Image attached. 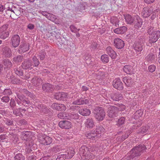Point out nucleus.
<instances>
[{
	"mask_svg": "<svg viewBox=\"0 0 160 160\" xmlns=\"http://www.w3.org/2000/svg\"><path fill=\"white\" fill-rule=\"evenodd\" d=\"M149 34V41L150 43L156 42L160 37V31L158 30L154 31L153 28H151L148 30Z\"/></svg>",
	"mask_w": 160,
	"mask_h": 160,
	"instance_id": "obj_1",
	"label": "nucleus"
},
{
	"mask_svg": "<svg viewBox=\"0 0 160 160\" xmlns=\"http://www.w3.org/2000/svg\"><path fill=\"white\" fill-rule=\"evenodd\" d=\"M93 113L95 118L98 121H102L105 118V113L102 108H96L94 110Z\"/></svg>",
	"mask_w": 160,
	"mask_h": 160,
	"instance_id": "obj_2",
	"label": "nucleus"
},
{
	"mask_svg": "<svg viewBox=\"0 0 160 160\" xmlns=\"http://www.w3.org/2000/svg\"><path fill=\"white\" fill-rule=\"evenodd\" d=\"M80 151L83 156V159L89 160L94 159L95 158V156L88 151V148L85 146L82 147L80 149Z\"/></svg>",
	"mask_w": 160,
	"mask_h": 160,
	"instance_id": "obj_3",
	"label": "nucleus"
},
{
	"mask_svg": "<svg viewBox=\"0 0 160 160\" xmlns=\"http://www.w3.org/2000/svg\"><path fill=\"white\" fill-rule=\"evenodd\" d=\"M118 112L117 108L116 107L112 106L108 108V115L110 118H114L117 117Z\"/></svg>",
	"mask_w": 160,
	"mask_h": 160,
	"instance_id": "obj_4",
	"label": "nucleus"
},
{
	"mask_svg": "<svg viewBox=\"0 0 160 160\" xmlns=\"http://www.w3.org/2000/svg\"><path fill=\"white\" fill-rule=\"evenodd\" d=\"M146 147L142 145H139L137 147H135L133 148L131 151L132 155L135 156V157L139 155L140 152L144 150H145Z\"/></svg>",
	"mask_w": 160,
	"mask_h": 160,
	"instance_id": "obj_5",
	"label": "nucleus"
},
{
	"mask_svg": "<svg viewBox=\"0 0 160 160\" xmlns=\"http://www.w3.org/2000/svg\"><path fill=\"white\" fill-rule=\"evenodd\" d=\"M59 125L61 128L68 129L71 128L72 127L71 122L66 120L61 121L59 123Z\"/></svg>",
	"mask_w": 160,
	"mask_h": 160,
	"instance_id": "obj_6",
	"label": "nucleus"
},
{
	"mask_svg": "<svg viewBox=\"0 0 160 160\" xmlns=\"http://www.w3.org/2000/svg\"><path fill=\"white\" fill-rule=\"evenodd\" d=\"M152 13V9L148 7L144 8L141 13V15L144 18L149 17Z\"/></svg>",
	"mask_w": 160,
	"mask_h": 160,
	"instance_id": "obj_7",
	"label": "nucleus"
},
{
	"mask_svg": "<svg viewBox=\"0 0 160 160\" xmlns=\"http://www.w3.org/2000/svg\"><path fill=\"white\" fill-rule=\"evenodd\" d=\"M39 142L42 144L48 145L52 143V138L48 136L44 135L39 139Z\"/></svg>",
	"mask_w": 160,
	"mask_h": 160,
	"instance_id": "obj_8",
	"label": "nucleus"
},
{
	"mask_svg": "<svg viewBox=\"0 0 160 160\" xmlns=\"http://www.w3.org/2000/svg\"><path fill=\"white\" fill-rule=\"evenodd\" d=\"M112 85L114 88L118 90H121L123 89V84L120 79H115L113 81Z\"/></svg>",
	"mask_w": 160,
	"mask_h": 160,
	"instance_id": "obj_9",
	"label": "nucleus"
},
{
	"mask_svg": "<svg viewBox=\"0 0 160 160\" xmlns=\"http://www.w3.org/2000/svg\"><path fill=\"white\" fill-rule=\"evenodd\" d=\"M114 46L116 48L121 49L124 46L125 43L124 41L119 38H116L114 40Z\"/></svg>",
	"mask_w": 160,
	"mask_h": 160,
	"instance_id": "obj_10",
	"label": "nucleus"
},
{
	"mask_svg": "<svg viewBox=\"0 0 160 160\" xmlns=\"http://www.w3.org/2000/svg\"><path fill=\"white\" fill-rule=\"evenodd\" d=\"M6 27L5 26H3L0 28V38L1 39H4L7 38L9 36V33L6 30Z\"/></svg>",
	"mask_w": 160,
	"mask_h": 160,
	"instance_id": "obj_11",
	"label": "nucleus"
},
{
	"mask_svg": "<svg viewBox=\"0 0 160 160\" xmlns=\"http://www.w3.org/2000/svg\"><path fill=\"white\" fill-rule=\"evenodd\" d=\"M100 133L99 131H96L95 133L90 132L87 133L86 134V137L88 138L95 140L100 136Z\"/></svg>",
	"mask_w": 160,
	"mask_h": 160,
	"instance_id": "obj_12",
	"label": "nucleus"
},
{
	"mask_svg": "<svg viewBox=\"0 0 160 160\" xmlns=\"http://www.w3.org/2000/svg\"><path fill=\"white\" fill-rule=\"evenodd\" d=\"M20 38L18 35H14L12 39V43L13 46L16 47L19 45L20 42Z\"/></svg>",
	"mask_w": 160,
	"mask_h": 160,
	"instance_id": "obj_13",
	"label": "nucleus"
},
{
	"mask_svg": "<svg viewBox=\"0 0 160 160\" xmlns=\"http://www.w3.org/2000/svg\"><path fill=\"white\" fill-rule=\"evenodd\" d=\"M106 52L112 58L115 59L116 58L117 54L111 47H108L106 48Z\"/></svg>",
	"mask_w": 160,
	"mask_h": 160,
	"instance_id": "obj_14",
	"label": "nucleus"
},
{
	"mask_svg": "<svg viewBox=\"0 0 160 160\" xmlns=\"http://www.w3.org/2000/svg\"><path fill=\"white\" fill-rule=\"evenodd\" d=\"M29 49V44L27 43H24L21 44L18 50L20 53L25 52L28 50Z\"/></svg>",
	"mask_w": 160,
	"mask_h": 160,
	"instance_id": "obj_15",
	"label": "nucleus"
},
{
	"mask_svg": "<svg viewBox=\"0 0 160 160\" xmlns=\"http://www.w3.org/2000/svg\"><path fill=\"white\" fill-rule=\"evenodd\" d=\"M85 124L86 127L88 129L92 128L95 126L94 122L92 118L87 119L85 122Z\"/></svg>",
	"mask_w": 160,
	"mask_h": 160,
	"instance_id": "obj_16",
	"label": "nucleus"
},
{
	"mask_svg": "<svg viewBox=\"0 0 160 160\" xmlns=\"http://www.w3.org/2000/svg\"><path fill=\"white\" fill-rule=\"evenodd\" d=\"M127 28L125 26H123L119 28H117L113 30L115 33L117 34H122L126 32Z\"/></svg>",
	"mask_w": 160,
	"mask_h": 160,
	"instance_id": "obj_17",
	"label": "nucleus"
},
{
	"mask_svg": "<svg viewBox=\"0 0 160 160\" xmlns=\"http://www.w3.org/2000/svg\"><path fill=\"white\" fill-rule=\"evenodd\" d=\"M65 155L67 159H70L75 154V151L73 149H70L65 151Z\"/></svg>",
	"mask_w": 160,
	"mask_h": 160,
	"instance_id": "obj_18",
	"label": "nucleus"
},
{
	"mask_svg": "<svg viewBox=\"0 0 160 160\" xmlns=\"http://www.w3.org/2000/svg\"><path fill=\"white\" fill-rule=\"evenodd\" d=\"M123 81L128 86L131 87L133 83V81L129 77H125L123 78Z\"/></svg>",
	"mask_w": 160,
	"mask_h": 160,
	"instance_id": "obj_19",
	"label": "nucleus"
},
{
	"mask_svg": "<svg viewBox=\"0 0 160 160\" xmlns=\"http://www.w3.org/2000/svg\"><path fill=\"white\" fill-rule=\"evenodd\" d=\"M42 14L43 16H45L49 20L52 21H54L56 18L55 16L54 15L48 13L47 12L42 11Z\"/></svg>",
	"mask_w": 160,
	"mask_h": 160,
	"instance_id": "obj_20",
	"label": "nucleus"
},
{
	"mask_svg": "<svg viewBox=\"0 0 160 160\" xmlns=\"http://www.w3.org/2000/svg\"><path fill=\"white\" fill-rule=\"evenodd\" d=\"M124 18L127 24H131L135 20V19H134V16L132 18L130 15L129 14L125 15Z\"/></svg>",
	"mask_w": 160,
	"mask_h": 160,
	"instance_id": "obj_21",
	"label": "nucleus"
},
{
	"mask_svg": "<svg viewBox=\"0 0 160 160\" xmlns=\"http://www.w3.org/2000/svg\"><path fill=\"white\" fill-rule=\"evenodd\" d=\"M88 100H83L82 99H77L73 102V104L75 105H80L83 104H86L88 103Z\"/></svg>",
	"mask_w": 160,
	"mask_h": 160,
	"instance_id": "obj_22",
	"label": "nucleus"
},
{
	"mask_svg": "<svg viewBox=\"0 0 160 160\" xmlns=\"http://www.w3.org/2000/svg\"><path fill=\"white\" fill-rule=\"evenodd\" d=\"M79 113L84 116H88L91 114V111L87 108L82 109L79 110Z\"/></svg>",
	"mask_w": 160,
	"mask_h": 160,
	"instance_id": "obj_23",
	"label": "nucleus"
},
{
	"mask_svg": "<svg viewBox=\"0 0 160 160\" xmlns=\"http://www.w3.org/2000/svg\"><path fill=\"white\" fill-rule=\"evenodd\" d=\"M124 71L127 73L130 74L133 72V69L132 66L130 65H126L123 68Z\"/></svg>",
	"mask_w": 160,
	"mask_h": 160,
	"instance_id": "obj_24",
	"label": "nucleus"
},
{
	"mask_svg": "<svg viewBox=\"0 0 160 160\" xmlns=\"http://www.w3.org/2000/svg\"><path fill=\"white\" fill-rule=\"evenodd\" d=\"M142 46V43L136 42L134 46V49L136 52H141L143 49Z\"/></svg>",
	"mask_w": 160,
	"mask_h": 160,
	"instance_id": "obj_25",
	"label": "nucleus"
},
{
	"mask_svg": "<svg viewBox=\"0 0 160 160\" xmlns=\"http://www.w3.org/2000/svg\"><path fill=\"white\" fill-rule=\"evenodd\" d=\"M134 19L136 20L137 22L136 24V25L138 28L141 27L142 24V21L139 16L136 15L134 16Z\"/></svg>",
	"mask_w": 160,
	"mask_h": 160,
	"instance_id": "obj_26",
	"label": "nucleus"
},
{
	"mask_svg": "<svg viewBox=\"0 0 160 160\" xmlns=\"http://www.w3.org/2000/svg\"><path fill=\"white\" fill-rule=\"evenodd\" d=\"M43 90L45 91H49L52 88V85L47 83L43 84L42 86Z\"/></svg>",
	"mask_w": 160,
	"mask_h": 160,
	"instance_id": "obj_27",
	"label": "nucleus"
},
{
	"mask_svg": "<svg viewBox=\"0 0 160 160\" xmlns=\"http://www.w3.org/2000/svg\"><path fill=\"white\" fill-rule=\"evenodd\" d=\"M101 60L103 63H106L109 62V58L108 55L105 54L101 56Z\"/></svg>",
	"mask_w": 160,
	"mask_h": 160,
	"instance_id": "obj_28",
	"label": "nucleus"
},
{
	"mask_svg": "<svg viewBox=\"0 0 160 160\" xmlns=\"http://www.w3.org/2000/svg\"><path fill=\"white\" fill-rule=\"evenodd\" d=\"M58 117L62 119L68 118V115L65 112H61L58 114Z\"/></svg>",
	"mask_w": 160,
	"mask_h": 160,
	"instance_id": "obj_29",
	"label": "nucleus"
},
{
	"mask_svg": "<svg viewBox=\"0 0 160 160\" xmlns=\"http://www.w3.org/2000/svg\"><path fill=\"white\" fill-rule=\"evenodd\" d=\"M32 64L29 61L24 62L22 66V68L24 69H27L31 68Z\"/></svg>",
	"mask_w": 160,
	"mask_h": 160,
	"instance_id": "obj_30",
	"label": "nucleus"
},
{
	"mask_svg": "<svg viewBox=\"0 0 160 160\" xmlns=\"http://www.w3.org/2000/svg\"><path fill=\"white\" fill-rule=\"evenodd\" d=\"M122 98V95L120 94H115L112 97V99L115 101H118L121 99Z\"/></svg>",
	"mask_w": 160,
	"mask_h": 160,
	"instance_id": "obj_31",
	"label": "nucleus"
},
{
	"mask_svg": "<svg viewBox=\"0 0 160 160\" xmlns=\"http://www.w3.org/2000/svg\"><path fill=\"white\" fill-rule=\"evenodd\" d=\"M3 54L6 57H8L11 56V50L9 48H6L5 51L3 52Z\"/></svg>",
	"mask_w": 160,
	"mask_h": 160,
	"instance_id": "obj_32",
	"label": "nucleus"
},
{
	"mask_svg": "<svg viewBox=\"0 0 160 160\" xmlns=\"http://www.w3.org/2000/svg\"><path fill=\"white\" fill-rule=\"evenodd\" d=\"M30 134V132L27 131H24L22 133V137H23L22 139L24 140H26L28 138V136Z\"/></svg>",
	"mask_w": 160,
	"mask_h": 160,
	"instance_id": "obj_33",
	"label": "nucleus"
},
{
	"mask_svg": "<svg viewBox=\"0 0 160 160\" xmlns=\"http://www.w3.org/2000/svg\"><path fill=\"white\" fill-rule=\"evenodd\" d=\"M125 121V118L124 117H122L118 119L117 124L118 126H121L124 123Z\"/></svg>",
	"mask_w": 160,
	"mask_h": 160,
	"instance_id": "obj_34",
	"label": "nucleus"
},
{
	"mask_svg": "<svg viewBox=\"0 0 160 160\" xmlns=\"http://www.w3.org/2000/svg\"><path fill=\"white\" fill-rule=\"evenodd\" d=\"M14 158L15 160H24V157L21 154H16Z\"/></svg>",
	"mask_w": 160,
	"mask_h": 160,
	"instance_id": "obj_35",
	"label": "nucleus"
},
{
	"mask_svg": "<svg viewBox=\"0 0 160 160\" xmlns=\"http://www.w3.org/2000/svg\"><path fill=\"white\" fill-rule=\"evenodd\" d=\"M60 104H58L56 103H53L52 105V108L53 109H56V110H60Z\"/></svg>",
	"mask_w": 160,
	"mask_h": 160,
	"instance_id": "obj_36",
	"label": "nucleus"
},
{
	"mask_svg": "<svg viewBox=\"0 0 160 160\" xmlns=\"http://www.w3.org/2000/svg\"><path fill=\"white\" fill-rule=\"evenodd\" d=\"M71 31L74 33H76L79 31L80 30L79 29H77L76 27L73 25H71L70 27Z\"/></svg>",
	"mask_w": 160,
	"mask_h": 160,
	"instance_id": "obj_37",
	"label": "nucleus"
},
{
	"mask_svg": "<svg viewBox=\"0 0 160 160\" xmlns=\"http://www.w3.org/2000/svg\"><path fill=\"white\" fill-rule=\"evenodd\" d=\"M159 10H155L153 13L152 16L151 17V19L152 20H153L156 17V16L159 14Z\"/></svg>",
	"mask_w": 160,
	"mask_h": 160,
	"instance_id": "obj_38",
	"label": "nucleus"
},
{
	"mask_svg": "<svg viewBox=\"0 0 160 160\" xmlns=\"http://www.w3.org/2000/svg\"><path fill=\"white\" fill-rule=\"evenodd\" d=\"M67 159L65 154H61L59 155L56 159V160H64Z\"/></svg>",
	"mask_w": 160,
	"mask_h": 160,
	"instance_id": "obj_39",
	"label": "nucleus"
},
{
	"mask_svg": "<svg viewBox=\"0 0 160 160\" xmlns=\"http://www.w3.org/2000/svg\"><path fill=\"white\" fill-rule=\"evenodd\" d=\"M155 58V56L152 54H148L146 57L148 61H152Z\"/></svg>",
	"mask_w": 160,
	"mask_h": 160,
	"instance_id": "obj_40",
	"label": "nucleus"
},
{
	"mask_svg": "<svg viewBox=\"0 0 160 160\" xmlns=\"http://www.w3.org/2000/svg\"><path fill=\"white\" fill-rule=\"evenodd\" d=\"M148 126L143 127L141 128L140 132L142 133H147L148 129Z\"/></svg>",
	"mask_w": 160,
	"mask_h": 160,
	"instance_id": "obj_41",
	"label": "nucleus"
},
{
	"mask_svg": "<svg viewBox=\"0 0 160 160\" xmlns=\"http://www.w3.org/2000/svg\"><path fill=\"white\" fill-rule=\"evenodd\" d=\"M22 58L20 56H18L17 57H14V61L16 63L22 61Z\"/></svg>",
	"mask_w": 160,
	"mask_h": 160,
	"instance_id": "obj_42",
	"label": "nucleus"
},
{
	"mask_svg": "<svg viewBox=\"0 0 160 160\" xmlns=\"http://www.w3.org/2000/svg\"><path fill=\"white\" fill-rule=\"evenodd\" d=\"M156 69V66L153 65H152L149 66L148 67V70L150 72H153Z\"/></svg>",
	"mask_w": 160,
	"mask_h": 160,
	"instance_id": "obj_43",
	"label": "nucleus"
},
{
	"mask_svg": "<svg viewBox=\"0 0 160 160\" xmlns=\"http://www.w3.org/2000/svg\"><path fill=\"white\" fill-rule=\"evenodd\" d=\"M62 92H59L55 95V98L57 100H61Z\"/></svg>",
	"mask_w": 160,
	"mask_h": 160,
	"instance_id": "obj_44",
	"label": "nucleus"
},
{
	"mask_svg": "<svg viewBox=\"0 0 160 160\" xmlns=\"http://www.w3.org/2000/svg\"><path fill=\"white\" fill-rule=\"evenodd\" d=\"M33 60L35 66H37L39 65V62L36 57L34 56L33 58Z\"/></svg>",
	"mask_w": 160,
	"mask_h": 160,
	"instance_id": "obj_45",
	"label": "nucleus"
},
{
	"mask_svg": "<svg viewBox=\"0 0 160 160\" xmlns=\"http://www.w3.org/2000/svg\"><path fill=\"white\" fill-rule=\"evenodd\" d=\"M68 98V96L67 93L65 92H62V95L61 96V100H65Z\"/></svg>",
	"mask_w": 160,
	"mask_h": 160,
	"instance_id": "obj_46",
	"label": "nucleus"
},
{
	"mask_svg": "<svg viewBox=\"0 0 160 160\" xmlns=\"http://www.w3.org/2000/svg\"><path fill=\"white\" fill-rule=\"evenodd\" d=\"M37 80H38V82L39 83H40L41 82V81L40 80V79L39 78H33L32 80V82L33 83V84H34L35 85L36 84V85H37V86L39 85V84H38V83L37 82H36V81Z\"/></svg>",
	"mask_w": 160,
	"mask_h": 160,
	"instance_id": "obj_47",
	"label": "nucleus"
},
{
	"mask_svg": "<svg viewBox=\"0 0 160 160\" xmlns=\"http://www.w3.org/2000/svg\"><path fill=\"white\" fill-rule=\"evenodd\" d=\"M5 65L7 66L8 67H10L12 66V63L10 61L8 60H6L4 62Z\"/></svg>",
	"mask_w": 160,
	"mask_h": 160,
	"instance_id": "obj_48",
	"label": "nucleus"
},
{
	"mask_svg": "<svg viewBox=\"0 0 160 160\" xmlns=\"http://www.w3.org/2000/svg\"><path fill=\"white\" fill-rule=\"evenodd\" d=\"M9 98L8 97H3L2 99V101L3 102L7 103L8 102L9 100Z\"/></svg>",
	"mask_w": 160,
	"mask_h": 160,
	"instance_id": "obj_49",
	"label": "nucleus"
},
{
	"mask_svg": "<svg viewBox=\"0 0 160 160\" xmlns=\"http://www.w3.org/2000/svg\"><path fill=\"white\" fill-rule=\"evenodd\" d=\"M125 106L123 105H121L119 106L118 108H117L118 109V112L119 111H123L125 109Z\"/></svg>",
	"mask_w": 160,
	"mask_h": 160,
	"instance_id": "obj_50",
	"label": "nucleus"
},
{
	"mask_svg": "<svg viewBox=\"0 0 160 160\" xmlns=\"http://www.w3.org/2000/svg\"><path fill=\"white\" fill-rule=\"evenodd\" d=\"M15 72L16 74L18 76H22L23 74L22 71L18 69L16 70L15 71Z\"/></svg>",
	"mask_w": 160,
	"mask_h": 160,
	"instance_id": "obj_51",
	"label": "nucleus"
},
{
	"mask_svg": "<svg viewBox=\"0 0 160 160\" xmlns=\"http://www.w3.org/2000/svg\"><path fill=\"white\" fill-rule=\"evenodd\" d=\"M4 93L7 95H10L11 94V92L10 89H6L4 90Z\"/></svg>",
	"mask_w": 160,
	"mask_h": 160,
	"instance_id": "obj_52",
	"label": "nucleus"
},
{
	"mask_svg": "<svg viewBox=\"0 0 160 160\" xmlns=\"http://www.w3.org/2000/svg\"><path fill=\"white\" fill-rule=\"evenodd\" d=\"M59 110H65L66 109V106L63 104H60Z\"/></svg>",
	"mask_w": 160,
	"mask_h": 160,
	"instance_id": "obj_53",
	"label": "nucleus"
},
{
	"mask_svg": "<svg viewBox=\"0 0 160 160\" xmlns=\"http://www.w3.org/2000/svg\"><path fill=\"white\" fill-rule=\"evenodd\" d=\"M27 27L29 29L32 30L34 28V26L33 24L30 23L28 25Z\"/></svg>",
	"mask_w": 160,
	"mask_h": 160,
	"instance_id": "obj_54",
	"label": "nucleus"
},
{
	"mask_svg": "<svg viewBox=\"0 0 160 160\" xmlns=\"http://www.w3.org/2000/svg\"><path fill=\"white\" fill-rule=\"evenodd\" d=\"M71 118L72 119H77L78 118L79 116L77 114H75L72 115V116L71 117Z\"/></svg>",
	"mask_w": 160,
	"mask_h": 160,
	"instance_id": "obj_55",
	"label": "nucleus"
},
{
	"mask_svg": "<svg viewBox=\"0 0 160 160\" xmlns=\"http://www.w3.org/2000/svg\"><path fill=\"white\" fill-rule=\"evenodd\" d=\"M18 98L20 100L22 101L23 102H25L26 103L28 104L29 102L28 101H27L26 100H23V99L21 98L20 96L18 97Z\"/></svg>",
	"mask_w": 160,
	"mask_h": 160,
	"instance_id": "obj_56",
	"label": "nucleus"
},
{
	"mask_svg": "<svg viewBox=\"0 0 160 160\" xmlns=\"http://www.w3.org/2000/svg\"><path fill=\"white\" fill-rule=\"evenodd\" d=\"M145 2L148 4L153 3L155 0H144Z\"/></svg>",
	"mask_w": 160,
	"mask_h": 160,
	"instance_id": "obj_57",
	"label": "nucleus"
},
{
	"mask_svg": "<svg viewBox=\"0 0 160 160\" xmlns=\"http://www.w3.org/2000/svg\"><path fill=\"white\" fill-rule=\"evenodd\" d=\"M40 59L43 60L45 57L44 53L43 52L42 54H41L39 55Z\"/></svg>",
	"mask_w": 160,
	"mask_h": 160,
	"instance_id": "obj_58",
	"label": "nucleus"
},
{
	"mask_svg": "<svg viewBox=\"0 0 160 160\" xmlns=\"http://www.w3.org/2000/svg\"><path fill=\"white\" fill-rule=\"evenodd\" d=\"M30 78V76L29 75L26 74L25 76H24L22 78L23 79H27L29 78Z\"/></svg>",
	"mask_w": 160,
	"mask_h": 160,
	"instance_id": "obj_59",
	"label": "nucleus"
},
{
	"mask_svg": "<svg viewBox=\"0 0 160 160\" xmlns=\"http://www.w3.org/2000/svg\"><path fill=\"white\" fill-rule=\"evenodd\" d=\"M4 10L3 6L2 5H0V11L2 12Z\"/></svg>",
	"mask_w": 160,
	"mask_h": 160,
	"instance_id": "obj_60",
	"label": "nucleus"
},
{
	"mask_svg": "<svg viewBox=\"0 0 160 160\" xmlns=\"http://www.w3.org/2000/svg\"><path fill=\"white\" fill-rule=\"evenodd\" d=\"M6 123L7 124H8V125H11L12 123V122L10 121V120H8L7 121Z\"/></svg>",
	"mask_w": 160,
	"mask_h": 160,
	"instance_id": "obj_61",
	"label": "nucleus"
},
{
	"mask_svg": "<svg viewBox=\"0 0 160 160\" xmlns=\"http://www.w3.org/2000/svg\"><path fill=\"white\" fill-rule=\"evenodd\" d=\"M128 136V135H127L124 138L122 137V138L120 140V141H123L126 138H127Z\"/></svg>",
	"mask_w": 160,
	"mask_h": 160,
	"instance_id": "obj_62",
	"label": "nucleus"
},
{
	"mask_svg": "<svg viewBox=\"0 0 160 160\" xmlns=\"http://www.w3.org/2000/svg\"><path fill=\"white\" fill-rule=\"evenodd\" d=\"M82 89L83 91H87L88 90L87 88L85 86H82Z\"/></svg>",
	"mask_w": 160,
	"mask_h": 160,
	"instance_id": "obj_63",
	"label": "nucleus"
},
{
	"mask_svg": "<svg viewBox=\"0 0 160 160\" xmlns=\"http://www.w3.org/2000/svg\"><path fill=\"white\" fill-rule=\"evenodd\" d=\"M13 113L15 114L17 116L19 115V114H20V113H18L17 114L16 113V112L15 110H14L13 111Z\"/></svg>",
	"mask_w": 160,
	"mask_h": 160,
	"instance_id": "obj_64",
	"label": "nucleus"
}]
</instances>
